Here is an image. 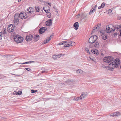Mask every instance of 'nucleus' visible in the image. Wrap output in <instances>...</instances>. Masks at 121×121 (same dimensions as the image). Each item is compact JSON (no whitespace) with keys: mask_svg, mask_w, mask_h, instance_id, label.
<instances>
[{"mask_svg":"<svg viewBox=\"0 0 121 121\" xmlns=\"http://www.w3.org/2000/svg\"><path fill=\"white\" fill-rule=\"evenodd\" d=\"M3 32L1 31L0 32V39H1L2 38Z\"/></svg>","mask_w":121,"mask_h":121,"instance_id":"32","label":"nucleus"},{"mask_svg":"<svg viewBox=\"0 0 121 121\" xmlns=\"http://www.w3.org/2000/svg\"><path fill=\"white\" fill-rule=\"evenodd\" d=\"M19 22V19L18 18H14V23H17Z\"/></svg>","mask_w":121,"mask_h":121,"instance_id":"28","label":"nucleus"},{"mask_svg":"<svg viewBox=\"0 0 121 121\" xmlns=\"http://www.w3.org/2000/svg\"><path fill=\"white\" fill-rule=\"evenodd\" d=\"M48 71L47 69L45 70L44 71H42L41 72L42 73H47Z\"/></svg>","mask_w":121,"mask_h":121,"instance_id":"38","label":"nucleus"},{"mask_svg":"<svg viewBox=\"0 0 121 121\" xmlns=\"http://www.w3.org/2000/svg\"><path fill=\"white\" fill-rule=\"evenodd\" d=\"M112 10L110 9H109L108 10V12L110 13L112 12Z\"/></svg>","mask_w":121,"mask_h":121,"instance_id":"44","label":"nucleus"},{"mask_svg":"<svg viewBox=\"0 0 121 121\" xmlns=\"http://www.w3.org/2000/svg\"><path fill=\"white\" fill-rule=\"evenodd\" d=\"M91 60H92V61H94V60L92 59H91Z\"/></svg>","mask_w":121,"mask_h":121,"instance_id":"58","label":"nucleus"},{"mask_svg":"<svg viewBox=\"0 0 121 121\" xmlns=\"http://www.w3.org/2000/svg\"><path fill=\"white\" fill-rule=\"evenodd\" d=\"M33 38V35H29L26 36V40L27 41H30Z\"/></svg>","mask_w":121,"mask_h":121,"instance_id":"8","label":"nucleus"},{"mask_svg":"<svg viewBox=\"0 0 121 121\" xmlns=\"http://www.w3.org/2000/svg\"><path fill=\"white\" fill-rule=\"evenodd\" d=\"M119 25H115L113 30L114 31L115 30H116V31H119L120 30V29H119Z\"/></svg>","mask_w":121,"mask_h":121,"instance_id":"15","label":"nucleus"},{"mask_svg":"<svg viewBox=\"0 0 121 121\" xmlns=\"http://www.w3.org/2000/svg\"><path fill=\"white\" fill-rule=\"evenodd\" d=\"M52 57L53 58V59L54 60H55L57 58V56L56 55H55V54L53 55L52 56Z\"/></svg>","mask_w":121,"mask_h":121,"instance_id":"29","label":"nucleus"},{"mask_svg":"<svg viewBox=\"0 0 121 121\" xmlns=\"http://www.w3.org/2000/svg\"><path fill=\"white\" fill-rule=\"evenodd\" d=\"M119 31V32L120 33L119 36L121 37V30H120Z\"/></svg>","mask_w":121,"mask_h":121,"instance_id":"47","label":"nucleus"},{"mask_svg":"<svg viewBox=\"0 0 121 121\" xmlns=\"http://www.w3.org/2000/svg\"><path fill=\"white\" fill-rule=\"evenodd\" d=\"M47 16L49 18H50L51 17V14L50 13H49L47 14Z\"/></svg>","mask_w":121,"mask_h":121,"instance_id":"31","label":"nucleus"},{"mask_svg":"<svg viewBox=\"0 0 121 121\" xmlns=\"http://www.w3.org/2000/svg\"><path fill=\"white\" fill-rule=\"evenodd\" d=\"M80 14H79L75 16V18H78L79 17H80Z\"/></svg>","mask_w":121,"mask_h":121,"instance_id":"41","label":"nucleus"},{"mask_svg":"<svg viewBox=\"0 0 121 121\" xmlns=\"http://www.w3.org/2000/svg\"><path fill=\"white\" fill-rule=\"evenodd\" d=\"M120 114V112H115L111 114V116L114 117L119 116Z\"/></svg>","mask_w":121,"mask_h":121,"instance_id":"14","label":"nucleus"},{"mask_svg":"<svg viewBox=\"0 0 121 121\" xmlns=\"http://www.w3.org/2000/svg\"><path fill=\"white\" fill-rule=\"evenodd\" d=\"M28 62V64L31 63V61H29Z\"/></svg>","mask_w":121,"mask_h":121,"instance_id":"63","label":"nucleus"},{"mask_svg":"<svg viewBox=\"0 0 121 121\" xmlns=\"http://www.w3.org/2000/svg\"><path fill=\"white\" fill-rule=\"evenodd\" d=\"M100 33H101V34H102V33H104V32H103V30H101L100 31Z\"/></svg>","mask_w":121,"mask_h":121,"instance_id":"50","label":"nucleus"},{"mask_svg":"<svg viewBox=\"0 0 121 121\" xmlns=\"http://www.w3.org/2000/svg\"><path fill=\"white\" fill-rule=\"evenodd\" d=\"M47 30L46 28L45 27H43L41 28L39 30V32L40 34H41L44 33Z\"/></svg>","mask_w":121,"mask_h":121,"instance_id":"7","label":"nucleus"},{"mask_svg":"<svg viewBox=\"0 0 121 121\" xmlns=\"http://www.w3.org/2000/svg\"><path fill=\"white\" fill-rule=\"evenodd\" d=\"M107 26H108V27L110 28L111 29H113L114 28V26L112 24H110L109 25H107Z\"/></svg>","mask_w":121,"mask_h":121,"instance_id":"23","label":"nucleus"},{"mask_svg":"<svg viewBox=\"0 0 121 121\" xmlns=\"http://www.w3.org/2000/svg\"><path fill=\"white\" fill-rule=\"evenodd\" d=\"M119 29L120 30L121 28V24L119 26Z\"/></svg>","mask_w":121,"mask_h":121,"instance_id":"49","label":"nucleus"},{"mask_svg":"<svg viewBox=\"0 0 121 121\" xmlns=\"http://www.w3.org/2000/svg\"><path fill=\"white\" fill-rule=\"evenodd\" d=\"M85 50H86V51L89 54H90V52H89V50L88 49V48H85Z\"/></svg>","mask_w":121,"mask_h":121,"instance_id":"37","label":"nucleus"},{"mask_svg":"<svg viewBox=\"0 0 121 121\" xmlns=\"http://www.w3.org/2000/svg\"><path fill=\"white\" fill-rule=\"evenodd\" d=\"M45 8V9H50V7H48V6H44L43 7V8Z\"/></svg>","mask_w":121,"mask_h":121,"instance_id":"36","label":"nucleus"},{"mask_svg":"<svg viewBox=\"0 0 121 121\" xmlns=\"http://www.w3.org/2000/svg\"><path fill=\"white\" fill-rule=\"evenodd\" d=\"M114 57L111 56H108L104 57L103 59L104 61L108 63V69L112 70V69L117 67L120 63V61L119 59L114 60Z\"/></svg>","mask_w":121,"mask_h":121,"instance_id":"1","label":"nucleus"},{"mask_svg":"<svg viewBox=\"0 0 121 121\" xmlns=\"http://www.w3.org/2000/svg\"><path fill=\"white\" fill-rule=\"evenodd\" d=\"M14 18H18V19L19 18V14L18 13H16L15 15V16L14 17Z\"/></svg>","mask_w":121,"mask_h":121,"instance_id":"22","label":"nucleus"},{"mask_svg":"<svg viewBox=\"0 0 121 121\" xmlns=\"http://www.w3.org/2000/svg\"><path fill=\"white\" fill-rule=\"evenodd\" d=\"M117 32L114 33L113 34L114 36L115 37H116L117 35H118L119 34V32L118 31H117Z\"/></svg>","mask_w":121,"mask_h":121,"instance_id":"24","label":"nucleus"},{"mask_svg":"<svg viewBox=\"0 0 121 121\" xmlns=\"http://www.w3.org/2000/svg\"><path fill=\"white\" fill-rule=\"evenodd\" d=\"M35 9L36 11L37 12H39V6H36L35 7Z\"/></svg>","mask_w":121,"mask_h":121,"instance_id":"25","label":"nucleus"},{"mask_svg":"<svg viewBox=\"0 0 121 121\" xmlns=\"http://www.w3.org/2000/svg\"><path fill=\"white\" fill-rule=\"evenodd\" d=\"M52 38V35H51L50 37L49 38V40H50Z\"/></svg>","mask_w":121,"mask_h":121,"instance_id":"48","label":"nucleus"},{"mask_svg":"<svg viewBox=\"0 0 121 121\" xmlns=\"http://www.w3.org/2000/svg\"><path fill=\"white\" fill-rule=\"evenodd\" d=\"M24 70H27V71H29L31 70V69L30 68H26Z\"/></svg>","mask_w":121,"mask_h":121,"instance_id":"40","label":"nucleus"},{"mask_svg":"<svg viewBox=\"0 0 121 121\" xmlns=\"http://www.w3.org/2000/svg\"><path fill=\"white\" fill-rule=\"evenodd\" d=\"M53 8L57 10V9H56V8L55 7H53Z\"/></svg>","mask_w":121,"mask_h":121,"instance_id":"57","label":"nucleus"},{"mask_svg":"<svg viewBox=\"0 0 121 121\" xmlns=\"http://www.w3.org/2000/svg\"><path fill=\"white\" fill-rule=\"evenodd\" d=\"M87 95V93L86 92H83L82 93L80 96L81 98L82 99L86 98Z\"/></svg>","mask_w":121,"mask_h":121,"instance_id":"10","label":"nucleus"},{"mask_svg":"<svg viewBox=\"0 0 121 121\" xmlns=\"http://www.w3.org/2000/svg\"><path fill=\"white\" fill-rule=\"evenodd\" d=\"M101 8H102V7H101V6H100L98 7V9H100Z\"/></svg>","mask_w":121,"mask_h":121,"instance_id":"52","label":"nucleus"},{"mask_svg":"<svg viewBox=\"0 0 121 121\" xmlns=\"http://www.w3.org/2000/svg\"><path fill=\"white\" fill-rule=\"evenodd\" d=\"M26 15V13H24L23 12L20 13L19 14V18L22 19H25L28 16L27 15Z\"/></svg>","mask_w":121,"mask_h":121,"instance_id":"5","label":"nucleus"},{"mask_svg":"<svg viewBox=\"0 0 121 121\" xmlns=\"http://www.w3.org/2000/svg\"><path fill=\"white\" fill-rule=\"evenodd\" d=\"M99 43L98 42L94 43L93 44H91L89 45V47L91 48L95 47L97 48L99 47Z\"/></svg>","mask_w":121,"mask_h":121,"instance_id":"6","label":"nucleus"},{"mask_svg":"<svg viewBox=\"0 0 121 121\" xmlns=\"http://www.w3.org/2000/svg\"><path fill=\"white\" fill-rule=\"evenodd\" d=\"M34 38L35 39L34 41L35 42H36L39 39V35H36L34 36Z\"/></svg>","mask_w":121,"mask_h":121,"instance_id":"17","label":"nucleus"},{"mask_svg":"<svg viewBox=\"0 0 121 121\" xmlns=\"http://www.w3.org/2000/svg\"><path fill=\"white\" fill-rule=\"evenodd\" d=\"M76 73H79V69H78V70H76Z\"/></svg>","mask_w":121,"mask_h":121,"instance_id":"46","label":"nucleus"},{"mask_svg":"<svg viewBox=\"0 0 121 121\" xmlns=\"http://www.w3.org/2000/svg\"><path fill=\"white\" fill-rule=\"evenodd\" d=\"M98 37L96 35L91 36L89 39V42L91 44H93L98 39Z\"/></svg>","mask_w":121,"mask_h":121,"instance_id":"3","label":"nucleus"},{"mask_svg":"<svg viewBox=\"0 0 121 121\" xmlns=\"http://www.w3.org/2000/svg\"><path fill=\"white\" fill-rule=\"evenodd\" d=\"M48 42H47V40H45L44 41V42L43 43H42V44H46L47 43H48Z\"/></svg>","mask_w":121,"mask_h":121,"instance_id":"39","label":"nucleus"},{"mask_svg":"<svg viewBox=\"0 0 121 121\" xmlns=\"http://www.w3.org/2000/svg\"><path fill=\"white\" fill-rule=\"evenodd\" d=\"M21 0H18V2H20L21 1Z\"/></svg>","mask_w":121,"mask_h":121,"instance_id":"62","label":"nucleus"},{"mask_svg":"<svg viewBox=\"0 0 121 121\" xmlns=\"http://www.w3.org/2000/svg\"><path fill=\"white\" fill-rule=\"evenodd\" d=\"M98 27H100V26H99V25H97V26L95 28V29H97Z\"/></svg>","mask_w":121,"mask_h":121,"instance_id":"51","label":"nucleus"},{"mask_svg":"<svg viewBox=\"0 0 121 121\" xmlns=\"http://www.w3.org/2000/svg\"><path fill=\"white\" fill-rule=\"evenodd\" d=\"M95 28L93 29V30L92 31V33L93 32H94L95 31Z\"/></svg>","mask_w":121,"mask_h":121,"instance_id":"54","label":"nucleus"},{"mask_svg":"<svg viewBox=\"0 0 121 121\" xmlns=\"http://www.w3.org/2000/svg\"><path fill=\"white\" fill-rule=\"evenodd\" d=\"M22 93V92L21 91H19L18 92L15 91L13 93V94L14 95H21Z\"/></svg>","mask_w":121,"mask_h":121,"instance_id":"18","label":"nucleus"},{"mask_svg":"<svg viewBox=\"0 0 121 121\" xmlns=\"http://www.w3.org/2000/svg\"><path fill=\"white\" fill-rule=\"evenodd\" d=\"M13 26L12 24H10L8 26L7 30L9 33H11L14 31Z\"/></svg>","mask_w":121,"mask_h":121,"instance_id":"4","label":"nucleus"},{"mask_svg":"<svg viewBox=\"0 0 121 121\" xmlns=\"http://www.w3.org/2000/svg\"><path fill=\"white\" fill-rule=\"evenodd\" d=\"M31 63H33L35 62V61H31Z\"/></svg>","mask_w":121,"mask_h":121,"instance_id":"61","label":"nucleus"},{"mask_svg":"<svg viewBox=\"0 0 121 121\" xmlns=\"http://www.w3.org/2000/svg\"><path fill=\"white\" fill-rule=\"evenodd\" d=\"M27 11H28L29 13H30L32 14H34V9L31 7H30L28 9H27Z\"/></svg>","mask_w":121,"mask_h":121,"instance_id":"11","label":"nucleus"},{"mask_svg":"<svg viewBox=\"0 0 121 121\" xmlns=\"http://www.w3.org/2000/svg\"><path fill=\"white\" fill-rule=\"evenodd\" d=\"M52 20L50 19L47 21L45 22L46 25L48 26H49L52 24Z\"/></svg>","mask_w":121,"mask_h":121,"instance_id":"12","label":"nucleus"},{"mask_svg":"<svg viewBox=\"0 0 121 121\" xmlns=\"http://www.w3.org/2000/svg\"><path fill=\"white\" fill-rule=\"evenodd\" d=\"M13 37L14 41L18 43H21L23 40V38L22 37L18 35H14Z\"/></svg>","mask_w":121,"mask_h":121,"instance_id":"2","label":"nucleus"},{"mask_svg":"<svg viewBox=\"0 0 121 121\" xmlns=\"http://www.w3.org/2000/svg\"><path fill=\"white\" fill-rule=\"evenodd\" d=\"M79 73H83V71L81 69H79Z\"/></svg>","mask_w":121,"mask_h":121,"instance_id":"42","label":"nucleus"},{"mask_svg":"<svg viewBox=\"0 0 121 121\" xmlns=\"http://www.w3.org/2000/svg\"><path fill=\"white\" fill-rule=\"evenodd\" d=\"M25 62V64H28V61Z\"/></svg>","mask_w":121,"mask_h":121,"instance_id":"59","label":"nucleus"},{"mask_svg":"<svg viewBox=\"0 0 121 121\" xmlns=\"http://www.w3.org/2000/svg\"><path fill=\"white\" fill-rule=\"evenodd\" d=\"M69 43H70V44L68 43L67 44H65L64 46V47H69L70 46V47L72 46V45H71V44H72V42H71V43L70 42Z\"/></svg>","mask_w":121,"mask_h":121,"instance_id":"20","label":"nucleus"},{"mask_svg":"<svg viewBox=\"0 0 121 121\" xmlns=\"http://www.w3.org/2000/svg\"><path fill=\"white\" fill-rule=\"evenodd\" d=\"M48 5H50V6H51V4L50 3H48Z\"/></svg>","mask_w":121,"mask_h":121,"instance_id":"53","label":"nucleus"},{"mask_svg":"<svg viewBox=\"0 0 121 121\" xmlns=\"http://www.w3.org/2000/svg\"><path fill=\"white\" fill-rule=\"evenodd\" d=\"M82 99L81 98V97L80 96V97H77L75 99V100L76 101H78Z\"/></svg>","mask_w":121,"mask_h":121,"instance_id":"33","label":"nucleus"},{"mask_svg":"<svg viewBox=\"0 0 121 121\" xmlns=\"http://www.w3.org/2000/svg\"><path fill=\"white\" fill-rule=\"evenodd\" d=\"M59 55H60V56H62L63 55V54L61 53L60 54H59Z\"/></svg>","mask_w":121,"mask_h":121,"instance_id":"64","label":"nucleus"},{"mask_svg":"<svg viewBox=\"0 0 121 121\" xmlns=\"http://www.w3.org/2000/svg\"><path fill=\"white\" fill-rule=\"evenodd\" d=\"M91 51L92 53L95 54H99L98 50L97 49H92L91 50Z\"/></svg>","mask_w":121,"mask_h":121,"instance_id":"19","label":"nucleus"},{"mask_svg":"<svg viewBox=\"0 0 121 121\" xmlns=\"http://www.w3.org/2000/svg\"><path fill=\"white\" fill-rule=\"evenodd\" d=\"M106 29L105 31L106 32L108 33L110 32H114L113 30V29H111L110 28L108 27V26H106Z\"/></svg>","mask_w":121,"mask_h":121,"instance_id":"9","label":"nucleus"},{"mask_svg":"<svg viewBox=\"0 0 121 121\" xmlns=\"http://www.w3.org/2000/svg\"><path fill=\"white\" fill-rule=\"evenodd\" d=\"M2 31L3 32V34H6V28H4L3 29V31Z\"/></svg>","mask_w":121,"mask_h":121,"instance_id":"27","label":"nucleus"},{"mask_svg":"<svg viewBox=\"0 0 121 121\" xmlns=\"http://www.w3.org/2000/svg\"><path fill=\"white\" fill-rule=\"evenodd\" d=\"M45 9V8H43V10L45 11V12H46V13H49V11L50 10V9L48 8V9Z\"/></svg>","mask_w":121,"mask_h":121,"instance_id":"26","label":"nucleus"},{"mask_svg":"<svg viewBox=\"0 0 121 121\" xmlns=\"http://www.w3.org/2000/svg\"><path fill=\"white\" fill-rule=\"evenodd\" d=\"M20 64H22V65H23V64H25V62H24V63H19Z\"/></svg>","mask_w":121,"mask_h":121,"instance_id":"55","label":"nucleus"},{"mask_svg":"<svg viewBox=\"0 0 121 121\" xmlns=\"http://www.w3.org/2000/svg\"><path fill=\"white\" fill-rule=\"evenodd\" d=\"M35 16V15H34V16H31L30 17L31 18H33V17H34V16Z\"/></svg>","mask_w":121,"mask_h":121,"instance_id":"60","label":"nucleus"},{"mask_svg":"<svg viewBox=\"0 0 121 121\" xmlns=\"http://www.w3.org/2000/svg\"><path fill=\"white\" fill-rule=\"evenodd\" d=\"M91 9L95 11L96 10V8L94 6Z\"/></svg>","mask_w":121,"mask_h":121,"instance_id":"43","label":"nucleus"},{"mask_svg":"<svg viewBox=\"0 0 121 121\" xmlns=\"http://www.w3.org/2000/svg\"><path fill=\"white\" fill-rule=\"evenodd\" d=\"M73 26L74 27V29L77 30L78 29L79 27V23L78 22H75L73 25Z\"/></svg>","mask_w":121,"mask_h":121,"instance_id":"13","label":"nucleus"},{"mask_svg":"<svg viewBox=\"0 0 121 121\" xmlns=\"http://www.w3.org/2000/svg\"><path fill=\"white\" fill-rule=\"evenodd\" d=\"M46 40H47V42H48L50 40H49V38H47Z\"/></svg>","mask_w":121,"mask_h":121,"instance_id":"56","label":"nucleus"},{"mask_svg":"<svg viewBox=\"0 0 121 121\" xmlns=\"http://www.w3.org/2000/svg\"><path fill=\"white\" fill-rule=\"evenodd\" d=\"M56 55L57 56V58H59L60 57V55H59V54Z\"/></svg>","mask_w":121,"mask_h":121,"instance_id":"45","label":"nucleus"},{"mask_svg":"<svg viewBox=\"0 0 121 121\" xmlns=\"http://www.w3.org/2000/svg\"><path fill=\"white\" fill-rule=\"evenodd\" d=\"M94 11V10L91 9L89 13V14H91Z\"/></svg>","mask_w":121,"mask_h":121,"instance_id":"34","label":"nucleus"},{"mask_svg":"<svg viewBox=\"0 0 121 121\" xmlns=\"http://www.w3.org/2000/svg\"><path fill=\"white\" fill-rule=\"evenodd\" d=\"M32 93L36 92H37V91L35 90H31L30 91Z\"/></svg>","mask_w":121,"mask_h":121,"instance_id":"30","label":"nucleus"},{"mask_svg":"<svg viewBox=\"0 0 121 121\" xmlns=\"http://www.w3.org/2000/svg\"><path fill=\"white\" fill-rule=\"evenodd\" d=\"M67 42L66 41H64L62 42H61L60 43L58 44V45H61L63 44H64L65 43H66Z\"/></svg>","mask_w":121,"mask_h":121,"instance_id":"21","label":"nucleus"},{"mask_svg":"<svg viewBox=\"0 0 121 121\" xmlns=\"http://www.w3.org/2000/svg\"><path fill=\"white\" fill-rule=\"evenodd\" d=\"M101 36H102V39L104 40H105L107 39V35L104 33H102L101 34Z\"/></svg>","mask_w":121,"mask_h":121,"instance_id":"16","label":"nucleus"},{"mask_svg":"<svg viewBox=\"0 0 121 121\" xmlns=\"http://www.w3.org/2000/svg\"><path fill=\"white\" fill-rule=\"evenodd\" d=\"M105 6V3L104 2H103L101 4L100 6L102 8H104Z\"/></svg>","mask_w":121,"mask_h":121,"instance_id":"35","label":"nucleus"}]
</instances>
